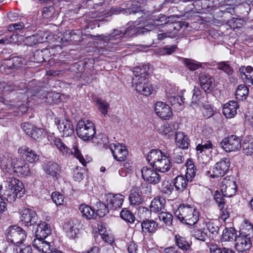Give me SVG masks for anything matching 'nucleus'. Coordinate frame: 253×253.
Wrapping results in <instances>:
<instances>
[{
  "label": "nucleus",
  "mask_w": 253,
  "mask_h": 253,
  "mask_svg": "<svg viewBox=\"0 0 253 253\" xmlns=\"http://www.w3.org/2000/svg\"><path fill=\"white\" fill-rule=\"evenodd\" d=\"M162 21L160 19H155L154 16L150 14H144L138 17L135 22H128L129 25L126 30L120 31L114 30V32L111 34L112 38L120 35L127 34L128 36L144 35L154 30L159 25L156 22Z\"/></svg>",
  "instance_id": "obj_1"
},
{
  "label": "nucleus",
  "mask_w": 253,
  "mask_h": 253,
  "mask_svg": "<svg viewBox=\"0 0 253 253\" xmlns=\"http://www.w3.org/2000/svg\"><path fill=\"white\" fill-rule=\"evenodd\" d=\"M50 234V227L47 222L38 224L36 230V238L33 241L34 248L43 253H51L53 248L49 242L44 240Z\"/></svg>",
  "instance_id": "obj_2"
},
{
  "label": "nucleus",
  "mask_w": 253,
  "mask_h": 253,
  "mask_svg": "<svg viewBox=\"0 0 253 253\" xmlns=\"http://www.w3.org/2000/svg\"><path fill=\"white\" fill-rule=\"evenodd\" d=\"M253 240V225L251 222H244L236 240L235 248L239 252L249 250Z\"/></svg>",
  "instance_id": "obj_3"
},
{
  "label": "nucleus",
  "mask_w": 253,
  "mask_h": 253,
  "mask_svg": "<svg viewBox=\"0 0 253 253\" xmlns=\"http://www.w3.org/2000/svg\"><path fill=\"white\" fill-rule=\"evenodd\" d=\"M146 160L153 168L162 172L168 171L171 166L168 157L158 149L150 151L147 154Z\"/></svg>",
  "instance_id": "obj_4"
},
{
  "label": "nucleus",
  "mask_w": 253,
  "mask_h": 253,
  "mask_svg": "<svg viewBox=\"0 0 253 253\" xmlns=\"http://www.w3.org/2000/svg\"><path fill=\"white\" fill-rule=\"evenodd\" d=\"M76 133L84 141L91 140L96 133L95 126L89 120H80L76 126Z\"/></svg>",
  "instance_id": "obj_5"
},
{
  "label": "nucleus",
  "mask_w": 253,
  "mask_h": 253,
  "mask_svg": "<svg viewBox=\"0 0 253 253\" xmlns=\"http://www.w3.org/2000/svg\"><path fill=\"white\" fill-rule=\"evenodd\" d=\"M132 82L138 92L145 96H149L152 94L153 90L152 85L145 76L135 75L132 78Z\"/></svg>",
  "instance_id": "obj_6"
},
{
  "label": "nucleus",
  "mask_w": 253,
  "mask_h": 253,
  "mask_svg": "<svg viewBox=\"0 0 253 253\" xmlns=\"http://www.w3.org/2000/svg\"><path fill=\"white\" fill-rule=\"evenodd\" d=\"M121 13L126 14H136L137 18L141 16V15H144V14H146L139 9L133 10L130 8H123L121 7H113L107 11H102L101 12L92 13L93 15L91 17L100 18L101 16H104V18H107L112 16L113 14H118Z\"/></svg>",
  "instance_id": "obj_7"
},
{
  "label": "nucleus",
  "mask_w": 253,
  "mask_h": 253,
  "mask_svg": "<svg viewBox=\"0 0 253 253\" xmlns=\"http://www.w3.org/2000/svg\"><path fill=\"white\" fill-rule=\"evenodd\" d=\"M220 145L226 152H237L242 147V139L237 135H231L225 137Z\"/></svg>",
  "instance_id": "obj_8"
},
{
  "label": "nucleus",
  "mask_w": 253,
  "mask_h": 253,
  "mask_svg": "<svg viewBox=\"0 0 253 253\" xmlns=\"http://www.w3.org/2000/svg\"><path fill=\"white\" fill-rule=\"evenodd\" d=\"M6 234L8 239L16 245L22 244L27 237L26 231L17 225L9 227L6 230Z\"/></svg>",
  "instance_id": "obj_9"
},
{
  "label": "nucleus",
  "mask_w": 253,
  "mask_h": 253,
  "mask_svg": "<svg viewBox=\"0 0 253 253\" xmlns=\"http://www.w3.org/2000/svg\"><path fill=\"white\" fill-rule=\"evenodd\" d=\"M52 35L49 32L39 31L37 34L28 37L26 38L27 44L30 46H34L36 44L43 43L51 40Z\"/></svg>",
  "instance_id": "obj_10"
},
{
  "label": "nucleus",
  "mask_w": 253,
  "mask_h": 253,
  "mask_svg": "<svg viewBox=\"0 0 253 253\" xmlns=\"http://www.w3.org/2000/svg\"><path fill=\"white\" fill-rule=\"evenodd\" d=\"M141 172L142 179L149 184H157L161 179V175L153 168L143 167Z\"/></svg>",
  "instance_id": "obj_11"
},
{
  "label": "nucleus",
  "mask_w": 253,
  "mask_h": 253,
  "mask_svg": "<svg viewBox=\"0 0 253 253\" xmlns=\"http://www.w3.org/2000/svg\"><path fill=\"white\" fill-rule=\"evenodd\" d=\"M54 122L62 136H68L74 134V126L70 120L57 117L55 118Z\"/></svg>",
  "instance_id": "obj_12"
},
{
  "label": "nucleus",
  "mask_w": 253,
  "mask_h": 253,
  "mask_svg": "<svg viewBox=\"0 0 253 253\" xmlns=\"http://www.w3.org/2000/svg\"><path fill=\"white\" fill-rule=\"evenodd\" d=\"M231 163L228 158L224 157L217 162L213 168L212 177L224 176L228 171Z\"/></svg>",
  "instance_id": "obj_13"
},
{
  "label": "nucleus",
  "mask_w": 253,
  "mask_h": 253,
  "mask_svg": "<svg viewBox=\"0 0 253 253\" xmlns=\"http://www.w3.org/2000/svg\"><path fill=\"white\" fill-rule=\"evenodd\" d=\"M200 86L206 93H211L214 88V79L209 74L202 72L199 74Z\"/></svg>",
  "instance_id": "obj_14"
},
{
  "label": "nucleus",
  "mask_w": 253,
  "mask_h": 253,
  "mask_svg": "<svg viewBox=\"0 0 253 253\" xmlns=\"http://www.w3.org/2000/svg\"><path fill=\"white\" fill-rule=\"evenodd\" d=\"M114 158L119 162L125 161L128 155L127 150L120 143H112L109 146Z\"/></svg>",
  "instance_id": "obj_15"
},
{
  "label": "nucleus",
  "mask_w": 253,
  "mask_h": 253,
  "mask_svg": "<svg viewBox=\"0 0 253 253\" xmlns=\"http://www.w3.org/2000/svg\"><path fill=\"white\" fill-rule=\"evenodd\" d=\"M4 187L18 193L19 197H22L25 191L23 183L14 177L8 178L4 181Z\"/></svg>",
  "instance_id": "obj_16"
},
{
  "label": "nucleus",
  "mask_w": 253,
  "mask_h": 253,
  "mask_svg": "<svg viewBox=\"0 0 253 253\" xmlns=\"http://www.w3.org/2000/svg\"><path fill=\"white\" fill-rule=\"evenodd\" d=\"M124 196L120 194L108 193L105 195V201L108 206L112 210L120 208L123 205Z\"/></svg>",
  "instance_id": "obj_17"
},
{
  "label": "nucleus",
  "mask_w": 253,
  "mask_h": 253,
  "mask_svg": "<svg viewBox=\"0 0 253 253\" xmlns=\"http://www.w3.org/2000/svg\"><path fill=\"white\" fill-rule=\"evenodd\" d=\"M22 127L25 133L36 140H40L43 137V130L37 128L29 123H24Z\"/></svg>",
  "instance_id": "obj_18"
},
{
  "label": "nucleus",
  "mask_w": 253,
  "mask_h": 253,
  "mask_svg": "<svg viewBox=\"0 0 253 253\" xmlns=\"http://www.w3.org/2000/svg\"><path fill=\"white\" fill-rule=\"evenodd\" d=\"M155 112L159 117L164 120H169L172 114L170 107L161 101L155 104Z\"/></svg>",
  "instance_id": "obj_19"
},
{
  "label": "nucleus",
  "mask_w": 253,
  "mask_h": 253,
  "mask_svg": "<svg viewBox=\"0 0 253 253\" xmlns=\"http://www.w3.org/2000/svg\"><path fill=\"white\" fill-rule=\"evenodd\" d=\"M237 189V184L233 180L224 179L221 183V191L224 197L233 196L236 193Z\"/></svg>",
  "instance_id": "obj_20"
},
{
  "label": "nucleus",
  "mask_w": 253,
  "mask_h": 253,
  "mask_svg": "<svg viewBox=\"0 0 253 253\" xmlns=\"http://www.w3.org/2000/svg\"><path fill=\"white\" fill-rule=\"evenodd\" d=\"M193 208L189 205H181L175 211V215L180 221L187 220L193 216Z\"/></svg>",
  "instance_id": "obj_21"
},
{
  "label": "nucleus",
  "mask_w": 253,
  "mask_h": 253,
  "mask_svg": "<svg viewBox=\"0 0 253 253\" xmlns=\"http://www.w3.org/2000/svg\"><path fill=\"white\" fill-rule=\"evenodd\" d=\"M241 78L249 86L253 85V68L248 66H241L239 70Z\"/></svg>",
  "instance_id": "obj_22"
},
{
  "label": "nucleus",
  "mask_w": 253,
  "mask_h": 253,
  "mask_svg": "<svg viewBox=\"0 0 253 253\" xmlns=\"http://www.w3.org/2000/svg\"><path fill=\"white\" fill-rule=\"evenodd\" d=\"M13 171L16 172L19 176H28L30 173L29 165L21 159L17 160V162L14 164Z\"/></svg>",
  "instance_id": "obj_23"
},
{
  "label": "nucleus",
  "mask_w": 253,
  "mask_h": 253,
  "mask_svg": "<svg viewBox=\"0 0 253 253\" xmlns=\"http://www.w3.org/2000/svg\"><path fill=\"white\" fill-rule=\"evenodd\" d=\"M4 64L7 69L17 70L19 69L24 64L21 58L13 56L4 59Z\"/></svg>",
  "instance_id": "obj_24"
},
{
  "label": "nucleus",
  "mask_w": 253,
  "mask_h": 253,
  "mask_svg": "<svg viewBox=\"0 0 253 253\" xmlns=\"http://www.w3.org/2000/svg\"><path fill=\"white\" fill-rule=\"evenodd\" d=\"M79 222H64L63 229L70 239H74L79 232Z\"/></svg>",
  "instance_id": "obj_25"
},
{
  "label": "nucleus",
  "mask_w": 253,
  "mask_h": 253,
  "mask_svg": "<svg viewBox=\"0 0 253 253\" xmlns=\"http://www.w3.org/2000/svg\"><path fill=\"white\" fill-rule=\"evenodd\" d=\"M238 108V105L236 101H230L224 104L222 109V113L226 118H232L236 114Z\"/></svg>",
  "instance_id": "obj_26"
},
{
  "label": "nucleus",
  "mask_w": 253,
  "mask_h": 253,
  "mask_svg": "<svg viewBox=\"0 0 253 253\" xmlns=\"http://www.w3.org/2000/svg\"><path fill=\"white\" fill-rule=\"evenodd\" d=\"M49 54V51L47 48H44L42 50L38 49L34 52L31 59L34 62L41 63L43 62H45L48 59Z\"/></svg>",
  "instance_id": "obj_27"
},
{
  "label": "nucleus",
  "mask_w": 253,
  "mask_h": 253,
  "mask_svg": "<svg viewBox=\"0 0 253 253\" xmlns=\"http://www.w3.org/2000/svg\"><path fill=\"white\" fill-rule=\"evenodd\" d=\"M21 221H36L38 216L35 211L30 209H25L20 212Z\"/></svg>",
  "instance_id": "obj_28"
},
{
  "label": "nucleus",
  "mask_w": 253,
  "mask_h": 253,
  "mask_svg": "<svg viewBox=\"0 0 253 253\" xmlns=\"http://www.w3.org/2000/svg\"><path fill=\"white\" fill-rule=\"evenodd\" d=\"M175 143L179 148L187 149L189 144L188 136L182 132L175 133Z\"/></svg>",
  "instance_id": "obj_29"
},
{
  "label": "nucleus",
  "mask_w": 253,
  "mask_h": 253,
  "mask_svg": "<svg viewBox=\"0 0 253 253\" xmlns=\"http://www.w3.org/2000/svg\"><path fill=\"white\" fill-rule=\"evenodd\" d=\"M44 170L46 173L54 177L59 175L60 172L59 165L53 162H47L46 163L44 166Z\"/></svg>",
  "instance_id": "obj_30"
},
{
  "label": "nucleus",
  "mask_w": 253,
  "mask_h": 253,
  "mask_svg": "<svg viewBox=\"0 0 253 253\" xmlns=\"http://www.w3.org/2000/svg\"><path fill=\"white\" fill-rule=\"evenodd\" d=\"M166 204L165 199L160 196H157L151 201L150 206L151 211L158 212L164 208Z\"/></svg>",
  "instance_id": "obj_31"
},
{
  "label": "nucleus",
  "mask_w": 253,
  "mask_h": 253,
  "mask_svg": "<svg viewBox=\"0 0 253 253\" xmlns=\"http://www.w3.org/2000/svg\"><path fill=\"white\" fill-rule=\"evenodd\" d=\"M188 179L182 175L177 176L173 180V186L175 188V190L179 192H183L188 186Z\"/></svg>",
  "instance_id": "obj_32"
},
{
  "label": "nucleus",
  "mask_w": 253,
  "mask_h": 253,
  "mask_svg": "<svg viewBox=\"0 0 253 253\" xmlns=\"http://www.w3.org/2000/svg\"><path fill=\"white\" fill-rule=\"evenodd\" d=\"M96 212L95 213L94 219L97 220V217L101 218L104 217L109 211V207L106 204L101 201H98L96 203Z\"/></svg>",
  "instance_id": "obj_33"
},
{
  "label": "nucleus",
  "mask_w": 253,
  "mask_h": 253,
  "mask_svg": "<svg viewBox=\"0 0 253 253\" xmlns=\"http://www.w3.org/2000/svg\"><path fill=\"white\" fill-rule=\"evenodd\" d=\"M17 159L11 154H5L1 158V166L6 169H13L14 164L17 162Z\"/></svg>",
  "instance_id": "obj_34"
},
{
  "label": "nucleus",
  "mask_w": 253,
  "mask_h": 253,
  "mask_svg": "<svg viewBox=\"0 0 253 253\" xmlns=\"http://www.w3.org/2000/svg\"><path fill=\"white\" fill-rule=\"evenodd\" d=\"M237 230L234 227L225 228L223 231L222 239L225 241H235L237 239Z\"/></svg>",
  "instance_id": "obj_35"
},
{
  "label": "nucleus",
  "mask_w": 253,
  "mask_h": 253,
  "mask_svg": "<svg viewBox=\"0 0 253 253\" xmlns=\"http://www.w3.org/2000/svg\"><path fill=\"white\" fill-rule=\"evenodd\" d=\"M0 194L2 196L3 199L6 200L9 203L14 201L16 198L20 199L21 198L19 197L18 193L7 188H5L3 190L1 188L0 190Z\"/></svg>",
  "instance_id": "obj_36"
},
{
  "label": "nucleus",
  "mask_w": 253,
  "mask_h": 253,
  "mask_svg": "<svg viewBox=\"0 0 253 253\" xmlns=\"http://www.w3.org/2000/svg\"><path fill=\"white\" fill-rule=\"evenodd\" d=\"M21 150L24 152L26 160L31 163H36L39 160L40 155L30 148L22 147Z\"/></svg>",
  "instance_id": "obj_37"
},
{
  "label": "nucleus",
  "mask_w": 253,
  "mask_h": 253,
  "mask_svg": "<svg viewBox=\"0 0 253 253\" xmlns=\"http://www.w3.org/2000/svg\"><path fill=\"white\" fill-rule=\"evenodd\" d=\"M179 59L184 64L185 66L190 71H195L201 68L202 65L201 63L191 59L179 57Z\"/></svg>",
  "instance_id": "obj_38"
},
{
  "label": "nucleus",
  "mask_w": 253,
  "mask_h": 253,
  "mask_svg": "<svg viewBox=\"0 0 253 253\" xmlns=\"http://www.w3.org/2000/svg\"><path fill=\"white\" fill-rule=\"evenodd\" d=\"M242 146L243 152L247 155L253 154V136H247L244 140Z\"/></svg>",
  "instance_id": "obj_39"
},
{
  "label": "nucleus",
  "mask_w": 253,
  "mask_h": 253,
  "mask_svg": "<svg viewBox=\"0 0 253 253\" xmlns=\"http://www.w3.org/2000/svg\"><path fill=\"white\" fill-rule=\"evenodd\" d=\"M79 210L82 213V216L86 219H94V211L89 206L82 204L80 206Z\"/></svg>",
  "instance_id": "obj_40"
},
{
  "label": "nucleus",
  "mask_w": 253,
  "mask_h": 253,
  "mask_svg": "<svg viewBox=\"0 0 253 253\" xmlns=\"http://www.w3.org/2000/svg\"><path fill=\"white\" fill-rule=\"evenodd\" d=\"M249 89L247 86L245 84H240L235 92L236 99L242 101L246 99L249 94Z\"/></svg>",
  "instance_id": "obj_41"
},
{
  "label": "nucleus",
  "mask_w": 253,
  "mask_h": 253,
  "mask_svg": "<svg viewBox=\"0 0 253 253\" xmlns=\"http://www.w3.org/2000/svg\"><path fill=\"white\" fill-rule=\"evenodd\" d=\"M130 204L133 206H138L143 202L142 196L136 191L131 193L129 196Z\"/></svg>",
  "instance_id": "obj_42"
},
{
  "label": "nucleus",
  "mask_w": 253,
  "mask_h": 253,
  "mask_svg": "<svg viewBox=\"0 0 253 253\" xmlns=\"http://www.w3.org/2000/svg\"><path fill=\"white\" fill-rule=\"evenodd\" d=\"M175 240L178 247L183 250H188L190 248V244L186 239L178 234L175 235Z\"/></svg>",
  "instance_id": "obj_43"
},
{
  "label": "nucleus",
  "mask_w": 253,
  "mask_h": 253,
  "mask_svg": "<svg viewBox=\"0 0 253 253\" xmlns=\"http://www.w3.org/2000/svg\"><path fill=\"white\" fill-rule=\"evenodd\" d=\"M54 145L61 153L64 155L70 153V149L61 140L60 138H55L53 140Z\"/></svg>",
  "instance_id": "obj_44"
},
{
  "label": "nucleus",
  "mask_w": 253,
  "mask_h": 253,
  "mask_svg": "<svg viewBox=\"0 0 253 253\" xmlns=\"http://www.w3.org/2000/svg\"><path fill=\"white\" fill-rule=\"evenodd\" d=\"M186 225H193L194 226V236L195 238L200 241H205L207 237V234L204 231L198 229L197 223L198 222H193V224H190L189 222H185Z\"/></svg>",
  "instance_id": "obj_45"
},
{
  "label": "nucleus",
  "mask_w": 253,
  "mask_h": 253,
  "mask_svg": "<svg viewBox=\"0 0 253 253\" xmlns=\"http://www.w3.org/2000/svg\"><path fill=\"white\" fill-rule=\"evenodd\" d=\"M217 68L222 70L228 75H231L234 72L233 68L230 65L228 61H222L217 63Z\"/></svg>",
  "instance_id": "obj_46"
},
{
  "label": "nucleus",
  "mask_w": 253,
  "mask_h": 253,
  "mask_svg": "<svg viewBox=\"0 0 253 253\" xmlns=\"http://www.w3.org/2000/svg\"><path fill=\"white\" fill-rule=\"evenodd\" d=\"M143 232H154L158 227L157 222H141Z\"/></svg>",
  "instance_id": "obj_47"
},
{
  "label": "nucleus",
  "mask_w": 253,
  "mask_h": 253,
  "mask_svg": "<svg viewBox=\"0 0 253 253\" xmlns=\"http://www.w3.org/2000/svg\"><path fill=\"white\" fill-rule=\"evenodd\" d=\"M152 71L153 69L151 65L149 63H147L142 65L140 68H136L135 72L140 73V75H137V76H145V75H149L152 73Z\"/></svg>",
  "instance_id": "obj_48"
},
{
  "label": "nucleus",
  "mask_w": 253,
  "mask_h": 253,
  "mask_svg": "<svg viewBox=\"0 0 253 253\" xmlns=\"http://www.w3.org/2000/svg\"><path fill=\"white\" fill-rule=\"evenodd\" d=\"M96 102L98 106L100 112L103 115H106L108 113V110L109 108V103L101 99H97Z\"/></svg>",
  "instance_id": "obj_49"
},
{
  "label": "nucleus",
  "mask_w": 253,
  "mask_h": 253,
  "mask_svg": "<svg viewBox=\"0 0 253 253\" xmlns=\"http://www.w3.org/2000/svg\"><path fill=\"white\" fill-rule=\"evenodd\" d=\"M120 215L121 218L126 221H134L135 217L132 213L126 209L122 210Z\"/></svg>",
  "instance_id": "obj_50"
},
{
  "label": "nucleus",
  "mask_w": 253,
  "mask_h": 253,
  "mask_svg": "<svg viewBox=\"0 0 253 253\" xmlns=\"http://www.w3.org/2000/svg\"><path fill=\"white\" fill-rule=\"evenodd\" d=\"M171 28L174 30V33H176L181 29H186L188 26V24L185 21H177L173 23L169 24Z\"/></svg>",
  "instance_id": "obj_51"
},
{
  "label": "nucleus",
  "mask_w": 253,
  "mask_h": 253,
  "mask_svg": "<svg viewBox=\"0 0 253 253\" xmlns=\"http://www.w3.org/2000/svg\"><path fill=\"white\" fill-rule=\"evenodd\" d=\"M70 153L74 155L83 166H85L86 162L77 146H73L70 151Z\"/></svg>",
  "instance_id": "obj_52"
},
{
  "label": "nucleus",
  "mask_w": 253,
  "mask_h": 253,
  "mask_svg": "<svg viewBox=\"0 0 253 253\" xmlns=\"http://www.w3.org/2000/svg\"><path fill=\"white\" fill-rule=\"evenodd\" d=\"M193 95L191 97L192 101H191V105L194 107L197 104V101L199 99V96L201 95V91L199 87L195 86L192 90Z\"/></svg>",
  "instance_id": "obj_53"
},
{
  "label": "nucleus",
  "mask_w": 253,
  "mask_h": 253,
  "mask_svg": "<svg viewBox=\"0 0 253 253\" xmlns=\"http://www.w3.org/2000/svg\"><path fill=\"white\" fill-rule=\"evenodd\" d=\"M139 213H140V218L142 220L141 221H154L153 219L149 220L148 217L150 214V211L145 207L140 208L139 210Z\"/></svg>",
  "instance_id": "obj_54"
},
{
  "label": "nucleus",
  "mask_w": 253,
  "mask_h": 253,
  "mask_svg": "<svg viewBox=\"0 0 253 253\" xmlns=\"http://www.w3.org/2000/svg\"><path fill=\"white\" fill-rule=\"evenodd\" d=\"M18 41V35L13 34L11 36H6L0 40V44H8L16 42Z\"/></svg>",
  "instance_id": "obj_55"
},
{
  "label": "nucleus",
  "mask_w": 253,
  "mask_h": 253,
  "mask_svg": "<svg viewBox=\"0 0 253 253\" xmlns=\"http://www.w3.org/2000/svg\"><path fill=\"white\" fill-rule=\"evenodd\" d=\"M179 98L181 104L184 103L188 104L189 101L191 103L192 101L191 98V94L190 93L186 92L185 90H181L180 93Z\"/></svg>",
  "instance_id": "obj_56"
},
{
  "label": "nucleus",
  "mask_w": 253,
  "mask_h": 253,
  "mask_svg": "<svg viewBox=\"0 0 253 253\" xmlns=\"http://www.w3.org/2000/svg\"><path fill=\"white\" fill-rule=\"evenodd\" d=\"M173 184L168 181L164 182L162 186V192L167 196H169L173 191Z\"/></svg>",
  "instance_id": "obj_57"
},
{
  "label": "nucleus",
  "mask_w": 253,
  "mask_h": 253,
  "mask_svg": "<svg viewBox=\"0 0 253 253\" xmlns=\"http://www.w3.org/2000/svg\"><path fill=\"white\" fill-rule=\"evenodd\" d=\"M51 198L57 205H62L64 201L63 196L57 192H54L52 193Z\"/></svg>",
  "instance_id": "obj_58"
},
{
  "label": "nucleus",
  "mask_w": 253,
  "mask_h": 253,
  "mask_svg": "<svg viewBox=\"0 0 253 253\" xmlns=\"http://www.w3.org/2000/svg\"><path fill=\"white\" fill-rule=\"evenodd\" d=\"M173 155V161L175 163L181 164L184 162V158L182 155V153L179 152V149H175Z\"/></svg>",
  "instance_id": "obj_59"
},
{
  "label": "nucleus",
  "mask_w": 253,
  "mask_h": 253,
  "mask_svg": "<svg viewBox=\"0 0 253 253\" xmlns=\"http://www.w3.org/2000/svg\"><path fill=\"white\" fill-rule=\"evenodd\" d=\"M206 226L208 227L210 232L212 234L217 233L220 226V224L217 222H207Z\"/></svg>",
  "instance_id": "obj_60"
},
{
  "label": "nucleus",
  "mask_w": 253,
  "mask_h": 253,
  "mask_svg": "<svg viewBox=\"0 0 253 253\" xmlns=\"http://www.w3.org/2000/svg\"><path fill=\"white\" fill-rule=\"evenodd\" d=\"M55 12V9L53 6L50 5L44 7L43 8L42 15L44 18H48L51 17Z\"/></svg>",
  "instance_id": "obj_61"
},
{
  "label": "nucleus",
  "mask_w": 253,
  "mask_h": 253,
  "mask_svg": "<svg viewBox=\"0 0 253 253\" xmlns=\"http://www.w3.org/2000/svg\"><path fill=\"white\" fill-rule=\"evenodd\" d=\"M212 145L211 142L209 140L207 141L204 143L202 142L201 144H198L196 147V150L202 153L204 149L208 150L212 148Z\"/></svg>",
  "instance_id": "obj_62"
},
{
  "label": "nucleus",
  "mask_w": 253,
  "mask_h": 253,
  "mask_svg": "<svg viewBox=\"0 0 253 253\" xmlns=\"http://www.w3.org/2000/svg\"><path fill=\"white\" fill-rule=\"evenodd\" d=\"M221 194L218 191H216L214 195V199H215L216 203L218 204L219 208L222 209L224 207V199Z\"/></svg>",
  "instance_id": "obj_63"
},
{
  "label": "nucleus",
  "mask_w": 253,
  "mask_h": 253,
  "mask_svg": "<svg viewBox=\"0 0 253 253\" xmlns=\"http://www.w3.org/2000/svg\"><path fill=\"white\" fill-rule=\"evenodd\" d=\"M159 218L163 221H172V215L168 212L162 211L158 214Z\"/></svg>",
  "instance_id": "obj_64"
}]
</instances>
